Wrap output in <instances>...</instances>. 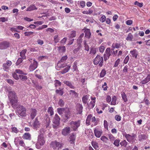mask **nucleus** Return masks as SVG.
Instances as JSON below:
<instances>
[{
    "label": "nucleus",
    "instance_id": "24",
    "mask_svg": "<svg viewBox=\"0 0 150 150\" xmlns=\"http://www.w3.org/2000/svg\"><path fill=\"white\" fill-rule=\"evenodd\" d=\"M130 53L131 54L133 57H134L135 58H137L138 55V52L136 50H133L130 51Z\"/></svg>",
    "mask_w": 150,
    "mask_h": 150
},
{
    "label": "nucleus",
    "instance_id": "2",
    "mask_svg": "<svg viewBox=\"0 0 150 150\" xmlns=\"http://www.w3.org/2000/svg\"><path fill=\"white\" fill-rule=\"evenodd\" d=\"M26 111L25 108L20 105L16 108V113L19 117H25L26 115Z\"/></svg>",
    "mask_w": 150,
    "mask_h": 150
},
{
    "label": "nucleus",
    "instance_id": "55",
    "mask_svg": "<svg viewBox=\"0 0 150 150\" xmlns=\"http://www.w3.org/2000/svg\"><path fill=\"white\" fill-rule=\"evenodd\" d=\"M58 104L61 107L63 106L64 105V102L63 100L61 99H60L59 101Z\"/></svg>",
    "mask_w": 150,
    "mask_h": 150
},
{
    "label": "nucleus",
    "instance_id": "3",
    "mask_svg": "<svg viewBox=\"0 0 150 150\" xmlns=\"http://www.w3.org/2000/svg\"><path fill=\"white\" fill-rule=\"evenodd\" d=\"M103 57H101L99 55H97L93 61V63L95 65L98 64L100 67H101L103 65Z\"/></svg>",
    "mask_w": 150,
    "mask_h": 150
},
{
    "label": "nucleus",
    "instance_id": "61",
    "mask_svg": "<svg viewBox=\"0 0 150 150\" xmlns=\"http://www.w3.org/2000/svg\"><path fill=\"white\" fill-rule=\"evenodd\" d=\"M95 100H94L93 102H91L89 104V106L91 108H93L95 106Z\"/></svg>",
    "mask_w": 150,
    "mask_h": 150
},
{
    "label": "nucleus",
    "instance_id": "9",
    "mask_svg": "<svg viewBox=\"0 0 150 150\" xmlns=\"http://www.w3.org/2000/svg\"><path fill=\"white\" fill-rule=\"evenodd\" d=\"M111 50L110 48H107L106 49L105 53L104 54L103 57L104 60L106 61L108 59L111 55L110 52H111Z\"/></svg>",
    "mask_w": 150,
    "mask_h": 150
},
{
    "label": "nucleus",
    "instance_id": "34",
    "mask_svg": "<svg viewBox=\"0 0 150 150\" xmlns=\"http://www.w3.org/2000/svg\"><path fill=\"white\" fill-rule=\"evenodd\" d=\"M63 89H61L60 88H59V90L57 89L56 90V92L57 94H58L59 95L62 96L63 93Z\"/></svg>",
    "mask_w": 150,
    "mask_h": 150
},
{
    "label": "nucleus",
    "instance_id": "12",
    "mask_svg": "<svg viewBox=\"0 0 150 150\" xmlns=\"http://www.w3.org/2000/svg\"><path fill=\"white\" fill-rule=\"evenodd\" d=\"M38 66V63L37 62L35 61L34 59L33 60V62L30 65L29 67V69L30 71H32L36 69Z\"/></svg>",
    "mask_w": 150,
    "mask_h": 150
},
{
    "label": "nucleus",
    "instance_id": "37",
    "mask_svg": "<svg viewBox=\"0 0 150 150\" xmlns=\"http://www.w3.org/2000/svg\"><path fill=\"white\" fill-rule=\"evenodd\" d=\"M47 112L52 116L54 114L53 109L52 107H49L48 108Z\"/></svg>",
    "mask_w": 150,
    "mask_h": 150
},
{
    "label": "nucleus",
    "instance_id": "57",
    "mask_svg": "<svg viewBox=\"0 0 150 150\" xmlns=\"http://www.w3.org/2000/svg\"><path fill=\"white\" fill-rule=\"evenodd\" d=\"M23 59L21 57L19 58L16 63V65H18L21 63L23 61Z\"/></svg>",
    "mask_w": 150,
    "mask_h": 150
},
{
    "label": "nucleus",
    "instance_id": "10",
    "mask_svg": "<svg viewBox=\"0 0 150 150\" xmlns=\"http://www.w3.org/2000/svg\"><path fill=\"white\" fill-rule=\"evenodd\" d=\"M71 129L69 127H66L63 129L62 131V134L64 136H67L70 132Z\"/></svg>",
    "mask_w": 150,
    "mask_h": 150
},
{
    "label": "nucleus",
    "instance_id": "15",
    "mask_svg": "<svg viewBox=\"0 0 150 150\" xmlns=\"http://www.w3.org/2000/svg\"><path fill=\"white\" fill-rule=\"evenodd\" d=\"M12 64V62L11 61L8 60L5 63H4L3 64V67H4V69L5 71H6V69H8L9 67Z\"/></svg>",
    "mask_w": 150,
    "mask_h": 150
},
{
    "label": "nucleus",
    "instance_id": "41",
    "mask_svg": "<svg viewBox=\"0 0 150 150\" xmlns=\"http://www.w3.org/2000/svg\"><path fill=\"white\" fill-rule=\"evenodd\" d=\"M127 142L125 140H124L120 143V144L122 146L126 147L127 145Z\"/></svg>",
    "mask_w": 150,
    "mask_h": 150
},
{
    "label": "nucleus",
    "instance_id": "23",
    "mask_svg": "<svg viewBox=\"0 0 150 150\" xmlns=\"http://www.w3.org/2000/svg\"><path fill=\"white\" fill-rule=\"evenodd\" d=\"M27 50L25 49L22 50L20 53V56L23 59H25L26 58L25 54L27 52Z\"/></svg>",
    "mask_w": 150,
    "mask_h": 150
},
{
    "label": "nucleus",
    "instance_id": "26",
    "mask_svg": "<svg viewBox=\"0 0 150 150\" xmlns=\"http://www.w3.org/2000/svg\"><path fill=\"white\" fill-rule=\"evenodd\" d=\"M45 129H42L40 130L39 134L38 136L45 137Z\"/></svg>",
    "mask_w": 150,
    "mask_h": 150
},
{
    "label": "nucleus",
    "instance_id": "4",
    "mask_svg": "<svg viewBox=\"0 0 150 150\" xmlns=\"http://www.w3.org/2000/svg\"><path fill=\"white\" fill-rule=\"evenodd\" d=\"M69 124L73 130L76 131L77 130L78 128L80 126L81 121L79 120L77 121H71Z\"/></svg>",
    "mask_w": 150,
    "mask_h": 150
},
{
    "label": "nucleus",
    "instance_id": "5",
    "mask_svg": "<svg viewBox=\"0 0 150 150\" xmlns=\"http://www.w3.org/2000/svg\"><path fill=\"white\" fill-rule=\"evenodd\" d=\"M60 118L58 115L56 114L55 115L53 121L52 127L54 128H57L59 124Z\"/></svg>",
    "mask_w": 150,
    "mask_h": 150
},
{
    "label": "nucleus",
    "instance_id": "60",
    "mask_svg": "<svg viewBox=\"0 0 150 150\" xmlns=\"http://www.w3.org/2000/svg\"><path fill=\"white\" fill-rule=\"evenodd\" d=\"M116 101V97L114 96L112 98V100L111 102V104L112 105H115L116 104L115 102Z\"/></svg>",
    "mask_w": 150,
    "mask_h": 150
},
{
    "label": "nucleus",
    "instance_id": "30",
    "mask_svg": "<svg viewBox=\"0 0 150 150\" xmlns=\"http://www.w3.org/2000/svg\"><path fill=\"white\" fill-rule=\"evenodd\" d=\"M70 66L68 65L66 68L63 69L62 71H61V73L62 74H64L67 73L68 71L69 70L70 68Z\"/></svg>",
    "mask_w": 150,
    "mask_h": 150
},
{
    "label": "nucleus",
    "instance_id": "13",
    "mask_svg": "<svg viewBox=\"0 0 150 150\" xmlns=\"http://www.w3.org/2000/svg\"><path fill=\"white\" fill-rule=\"evenodd\" d=\"M94 132L95 135L97 138H100L102 133V131L101 130L96 128L94 129Z\"/></svg>",
    "mask_w": 150,
    "mask_h": 150
},
{
    "label": "nucleus",
    "instance_id": "38",
    "mask_svg": "<svg viewBox=\"0 0 150 150\" xmlns=\"http://www.w3.org/2000/svg\"><path fill=\"white\" fill-rule=\"evenodd\" d=\"M66 66V64H62L60 62H59L57 64V66L59 68H63Z\"/></svg>",
    "mask_w": 150,
    "mask_h": 150
},
{
    "label": "nucleus",
    "instance_id": "53",
    "mask_svg": "<svg viewBox=\"0 0 150 150\" xmlns=\"http://www.w3.org/2000/svg\"><path fill=\"white\" fill-rule=\"evenodd\" d=\"M54 40L55 43H57L59 42V38L58 35H56L54 36Z\"/></svg>",
    "mask_w": 150,
    "mask_h": 150
},
{
    "label": "nucleus",
    "instance_id": "25",
    "mask_svg": "<svg viewBox=\"0 0 150 150\" xmlns=\"http://www.w3.org/2000/svg\"><path fill=\"white\" fill-rule=\"evenodd\" d=\"M91 143L92 146L95 149H98V144L97 142L95 141H93Z\"/></svg>",
    "mask_w": 150,
    "mask_h": 150
},
{
    "label": "nucleus",
    "instance_id": "11",
    "mask_svg": "<svg viewBox=\"0 0 150 150\" xmlns=\"http://www.w3.org/2000/svg\"><path fill=\"white\" fill-rule=\"evenodd\" d=\"M9 43L7 41H4L0 43V49L4 50L7 48L9 46Z\"/></svg>",
    "mask_w": 150,
    "mask_h": 150
},
{
    "label": "nucleus",
    "instance_id": "56",
    "mask_svg": "<svg viewBox=\"0 0 150 150\" xmlns=\"http://www.w3.org/2000/svg\"><path fill=\"white\" fill-rule=\"evenodd\" d=\"M96 52V48H92L91 49L90 51V54H95Z\"/></svg>",
    "mask_w": 150,
    "mask_h": 150
},
{
    "label": "nucleus",
    "instance_id": "27",
    "mask_svg": "<svg viewBox=\"0 0 150 150\" xmlns=\"http://www.w3.org/2000/svg\"><path fill=\"white\" fill-rule=\"evenodd\" d=\"M133 38V36L132 35L131 33H129L126 38V40L127 41H132Z\"/></svg>",
    "mask_w": 150,
    "mask_h": 150
},
{
    "label": "nucleus",
    "instance_id": "47",
    "mask_svg": "<svg viewBox=\"0 0 150 150\" xmlns=\"http://www.w3.org/2000/svg\"><path fill=\"white\" fill-rule=\"evenodd\" d=\"M92 117L91 115H88L87 117V119L86 120V123L88 124V125H90L89 122L90 120L91 117Z\"/></svg>",
    "mask_w": 150,
    "mask_h": 150
},
{
    "label": "nucleus",
    "instance_id": "52",
    "mask_svg": "<svg viewBox=\"0 0 150 150\" xmlns=\"http://www.w3.org/2000/svg\"><path fill=\"white\" fill-rule=\"evenodd\" d=\"M135 5H137L140 7H142L143 6L142 3H139L137 1H136L134 3Z\"/></svg>",
    "mask_w": 150,
    "mask_h": 150
},
{
    "label": "nucleus",
    "instance_id": "19",
    "mask_svg": "<svg viewBox=\"0 0 150 150\" xmlns=\"http://www.w3.org/2000/svg\"><path fill=\"white\" fill-rule=\"evenodd\" d=\"M76 107L78 114H81L82 112L83 108L82 105L80 104H78L76 105Z\"/></svg>",
    "mask_w": 150,
    "mask_h": 150
},
{
    "label": "nucleus",
    "instance_id": "14",
    "mask_svg": "<svg viewBox=\"0 0 150 150\" xmlns=\"http://www.w3.org/2000/svg\"><path fill=\"white\" fill-rule=\"evenodd\" d=\"M63 83L71 88L74 89L75 88V87L73 83L72 82H70L67 80H65L63 81Z\"/></svg>",
    "mask_w": 150,
    "mask_h": 150
},
{
    "label": "nucleus",
    "instance_id": "29",
    "mask_svg": "<svg viewBox=\"0 0 150 150\" xmlns=\"http://www.w3.org/2000/svg\"><path fill=\"white\" fill-rule=\"evenodd\" d=\"M69 94L75 97H77L78 96V93L74 91L71 90L69 91Z\"/></svg>",
    "mask_w": 150,
    "mask_h": 150
},
{
    "label": "nucleus",
    "instance_id": "58",
    "mask_svg": "<svg viewBox=\"0 0 150 150\" xmlns=\"http://www.w3.org/2000/svg\"><path fill=\"white\" fill-rule=\"evenodd\" d=\"M33 32H25L24 33V34L25 36H29L30 35L33 34Z\"/></svg>",
    "mask_w": 150,
    "mask_h": 150
},
{
    "label": "nucleus",
    "instance_id": "8",
    "mask_svg": "<svg viewBox=\"0 0 150 150\" xmlns=\"http://www.w3.org/2000/svg\"><path fill=\"white\" fill-rule=\"evenodd\" d=\"M14 142L15 145L17 146L19 145L23 147L25 146V144L23 141L19 139L18 137H16L15 138Z\"/></svg>",
    "mask_w": 150,
    "mask_h": 150
},
{
    "label": "nucleus",
    "instance_id": "64",
    "mask_svg": "<svg viewBox=\"0 0 150 150\" xmlns=\"http://www.w3.org/2000/svg\"><path fill=\"white\" fill-rule=\"evenodd\" d=\"M102 87L103 88L104 91L107 90L108 87L107 86V83L106 82L104 83V84L102 85Z\"/></svg>",
    "mask_w": 150,
    "mask_h": 150
},
{
    "label": "nucleus",
    "instance_id": "39",
    "mask_svg": "<svg viewBox=\"0 0 150 150\" xmlns=\"http://www.w3.org/2000/svg\"><path fill=\"white\" fill-rule=\"evenodd\" d=\"M120 44L115 43H113L112 44V47L113 48H118L120 47Z\"/></svg>",
    "mask_w": 150,
    "mask_h": 150
},
{
    "label": "nucleus",
    "instance_id": "21",
    "mask_svg": "<svg viewBox=\"0 0 150 150\" xmlns=\"http://www.w3.org/2000/svg\"><path fill=\"white\" fill-rule=\"evenodd\" d=\"M33 126L35 129L39 127L40 123L37 119L36 118L35 119V121L33 124Z\"/></svg>",
    "mask_w": 150,
    "mask_h": 150
},
{
    "label": "nucleus",
    "instance_id": "35",
    "mask_svg": "<svg viewBox=\"0 0 150 150\" xmlns=\"http://www.w3.org/2000/svg\"><path fill=\"white\" fill-rule=\"evenodd\" d=\"M20 79L23 81H26L28 79V77L26 76L23 75H19Z\"/></svg>",
    "mask_w": 150,
    "mask_h": 150
},
{
    "label": "nucleus",
    "instance_id": "32",
    "mask_svg": "<svg viewBox=\"0 0 150 150\" xmlns=\"http://www.w3.org/2000/svg\"><path fill=\"white\" fill-rule=\"evenodd\" d=\"M57 111L59 115H62L63 114V113L64 112V108H58L57 109Z\"/></svg>",
    "mask_w": 150,
    "mask_h": 150
},
{
    "label": "nucleus",
    "instance_id": "48",
    "mask_svg": "<svg viewBox=\"0 0 150 150\" xmlns=\"http://www.w3.org/2000/svg\"><path fill=\"white\" fill-rule=\"evenodd\" d=\"M16 73L15 71L14 73H13V77L16 80H18L19 79V75L18 76L17 74H16Z\"/></svg>",
    "mask_w": 150,
    "mask_h": 150
},
{
    "label": "nucleus",
    "instance_id": "50",
    "mask_svg": "<svg viewBox=\"0 0 150 150\" xmlns=\"http://www.w3.org/2000/svg\"><path fill=\"white\" fill-rule=\"evenodd\" d=\"M120 59H118L115 62L114 67H116L118 66L120 64Z\"/></svg>",
    "mask_w": 150,
    "mask_h": 150
},
{
    "label": "nucleus",
    "instance_id": "16",
    "mask_svg": "<svg viewBox=\"0 0 150 150\" xmlns=\"http://www.w3.org/2000/svg\"><path fill=\"white\" fill-rule=\"evenodd\" d=\"M37 114V111L35 109H32L30 110V116L32 119H33L36 116Z\"/></svg>",
    "mask_w": 150,
    "mask_h": 150
},
{
    "label": "nucleus",
    "instance_id": "51",
    "mask_svg": "<svg viewBox=\"0 0 150 150\" xmlns=\"http://www.w3.org/2000/svg\"><path fill=\"white\" fill-rule=\"evenodd\" d=\"M106 74V71L104 69L103 70L100 74V76L101 77H103Z\"/></svg>",
    "mask_w": 150,
    "mask_h": 150
},
{
    "label": "nucleus",
    "instance_id": "43",
    "mask_svg": "<svg viewBox=\"0 0 150 150\" xmlns=\"http://www.w3.org/2000/svg\"><path fill=\"white\" fill-rule=\"evenodd\" d=\"M120 140L118 139L114 140L113 144L116 146L118 147L119 146V142Z\"/></svg>",
    "mask_w": 150,
    "mask_h": 150
},
{
    "label": "nucleus",
    "instance_id": "28",
    "mask_svg": "<svg viewBox=\"0 0 150 150\" xmlns=\"http://www.w3.org/2000/svg\"><path fill=\"white\" fill-rule=\"evenodd\" d=\"M37 8L34 5H30L27 9L26 11H30L35 9H37Z\"/></svg>",
    "mask_w": 150,
    "mask_h": 150
},
{
    "label": "nucleus",
    "instance_id": "44",
    "mask_svg": "<svg viewBox=\"0 0 150 150\" xmlns=\"http://www.w3.org/2000/svg\"><path fill=\"white\" fill-rule=\"evenodd\" d=\"M109 139L112 142L115 140V137L112 134H110L108 135Z\"/></svg>",
    "mask_w": 150,
    "mask_h": 150
},
{
    "label": "nucleus",
    "instance_id": "59",
    "mask_svg": "<svg viewBox=\"0 0 150 150\" xmlns=\"http://www.w3.org/2000/svg\"><path fill=\"white\" fill-rule=\"evenodd\" d=\"M58 49L59 50H61L62 52H64L66 50V48L64 46L59 47Z\"/></svg>",
    "mask_w": 150,
    "mask_h": 150
},
{
    "label": "nucleus",
    "instance_id": "33",
    "mask_svg": "<svg viewBox=\"0 0 150 150\" xmlns=\"http://www.w3.org/2000/svg\"><path fill=\"white\" fill-rule=\"evenodd\" d=\"M139 141H142L146 139L147 137L145 134H141L139 136Z\"/></svg>",
    "mask_w": 150,
    "mask_h": 150
},
{
    "label": "nucleus",
    "instance_id": "36",
    "mask_svg": "<svg viewBox=\"0 0 150 150\" xmlns=\"http://www.w3.org/2000/svg\"><path fill=\"white\" fill-rule=\"evenodd\" d=\"M54 84L55 87L61 86V83L58 80H55L54 81Z\"/></svg>",
    "mask_w": 150,
    "mask_h": 150
},
{
    "label": "nucleus",
    "instance_id": "54",
    "mask_svg": "<svg viewBox=\"0 0 150 150\" xmlns=\"http://www.w3.org/2000/svg\"><path fill=\"white\" fill-rule=\"evenodd\" d=\"M67 56H63L60 59V61H59V62H64V61L67 59Z\"/></svg>",
    "mask_w": 150,
    "mask_h": 150
},
{
    "label": "nucleus",
    "instance_id": "17",
    "mask_svg": "<svg viewBox=\"0 0 150 150\" xmlns=\"http://www.w3.org/2000/svg\"><path fill=\"white\" fill-rule=\"evenodd\" d=\"M23 138L26 140H30L31 139V135L28 132L25 133L22 136Z\"/></svg>",
    "mask_w": 150,
    "mask_h": 150
},
{
    "label": "nucleus",
    "instance_id": "6",
    "mask_svg": "<svg viewBox=\"0 0 150 150\" xmlns=\"http://www.w3.org/2000/svg\"><path fill=\"white\" fill-rule=\"evenodd\" d=\"M45 143V137L38 136V141L36 144L37 148L38 149L40 148L41 146H43Z\"/></svg>",
    "mask_w": 150,
    "mask_h": 150
},
{
    "label": "nucleus",
    "instance_id": "20",
    "mask_svg": "<svg viewBox=\"0 0 150 150\" xmlns=\"http://www.w3.org/2000/svg\"><path fill=\"white\" fill-rule=\"evenodd\" d=\"M71 116V114L70 111H67L65 112V114L64 115V118L66 120L70 118Z\"/></svg>",
    "mask_w": 150,
    "mask_h": 150
},
{
    "label": "nucleus",
    "instance_id": "1",
    "mask_svg": "<svg viewBox=\"0 0 150 150\" xmlns=\"http://www.w3.org/2000/svg\"><path fill=\"white\" fill-rule=\"evenodd\" d=\"M8 98L12 107H14L17 102L18 98L15 92L9 91L8 92Z\"/></svg>",
    "mask_w": 150,
    "mask_h": 150
},
{
    "label": "nucleus",
    "instance_id": "45",
    "mask_svg": "<svg viewBox=\"0 0 150 150\" xmlns=\"http://www.w3.org/2000/svg\"><path fill=\"white\" fill-rule=\"evenodd\" d=\"M88 100V96H83L82 98V102L85 104H86L87 103Z\"/></svg>",
    "mask_w": 150,
    "mask_h": 150
},
{
    "label": "nucleus",
    "instance_id": "46",
    "mask_svg": "<svg viewBox=\"0 0 150 150\" xmlns=\"http://www.w3.org/2000/svg\"><path fill=\"white\" fill-rule=\"evenodd\" d=\"M12 130V132L15 133H18L19 130L17 129V128L15 127H13L11 128Z\"/></svg>",
    "mask_w": 150,
    "mask_h": 150
},
{
    "label": "nucleus",
    "instance_id": "7",
    "mask_svg": "<svg viewBox=\"0 0 150 150\" xmlns=\"http://www.w3.org/2000/svg\"><path fill=\"white\" fill-rule=\"evenodd\" d=\"M51 147L54 149H58L63 145L62 144L57 142L56 141L52 142L51 143Z\"/></svg>",
    "mask_w": 150,
    "mask_h": 150
},
{
    "label": "nucleus",
    "instance_id": "22",
    "mask_svg": "<svg viewBox=\"0 0 150 150\" xmlns=\"http://www.w3.org/2000/svg\"><path fill=\"white\" fill-rule=\"evenodd\" d=\"M84 33L85 37H86L88 38H90L91 33L90 30L88 29H86L84 31Z\"/></svg>",
    "mask_w": 150,
    "mask_h": 150
},
{
    "label": "nucleus",
    "instance_id": "18",
    "mask_svg": "<svg viewBox=\"0 0 150 150\" xmlns=\"http://www.w3.org/2000/svg\"><path fill=\"white\" fill-rule=\"evenodd\" d=\"M125 137L126 138L127 140L129 142H131L133 139L134 135H131L129 134H126L125 135Z\"/></svg>",
    "mask_w": 150,
    "mask_h": 150
},
{
    "label": "nucleus",
    "instance_id": "62",
    "mask_svg": "<svg viewBox=\"0 0 150 150\" xmlns=\"http://www.w3.org/2000/svg\"><path fill=\"white\" fill-rule=\"evenodd\" d=\"M105 47L103 46H101L99 47V50L100 52H103L105 49Z\"/></svg>",
    "mask_w": 150,
    "mask_h": 150
},
{
    "label": "nucleus",
    "instance_id": "31",
    "mask_svg": "<svg viewBox=\"0 0 150 150\" xmlns=\"http://www.w3.org/2000/svg\"><path fill=\"white\" fill-rule=\"evenodd\" d=\"M121 95L123 100L124 102H126L127 101V96L124 92H122Z\"/></svg>",
    "mask_w": 150,
    "mask_h": 150
},
{
    "label": "nucleus",
    "instance_id": "42",
    "mask_svg": "<svg viewBox=\"0 0 150 150\" xmlns=\"http://www.w3.org/2000/svg\"><path fill=\"white\" fill-rule=\"evenodd\" d=\"M100 139L104 142L107 143L108 139L105 136H102L101 137Z\"/></svg>",
    "mask_w": 150,
    "mask_h": 150
},
{
    "label": "nucleus",
    "instance_id": "49",
    "mask_svg": "<svg viewBox=\"0 0 150 150\" xmlns=\"http://www.w3.org/2000/svg\"><path fill=\"white\" fill-rule=\"evenodd\" d=\"M69 138L70 139V141L73 142L75 139V136L73 134H72L70 135Z\"/></svg>",
    "mask_w": 150,
    "mask_h": 150
},
{
    "label": "nucleus",
    "instance_id": "40",
    "mask_svg": "<svg viewBox=\"0 0 150 150\" xmlns=\"http://www.w3.org/2000/svg\"><path fill=\"white\" fill-rule=\"evenodd\" d=\"M15 72L19 74H23L25 75H27V73H24L22 71L19 69H16L15 70Z\"/></svg>",
    "mask_w": 150,
    "mask_h": 150
},
{
    "label": "nucleus",
    "instance_id": "63",
    "mask_svg": "<svg viewBox=\"0 0 150 150\" xmlns=\"http://www.w3.org/2000/svg\"><path fill=\"white\" fill-rule=\"evenodd\" d=\"M129 56H127L125 58L124 61V63L126 64L128 62V61L129 59Z\"/></svg>",
    "mask_w": 150,
    "mask_h": 150
}]
</instances>
